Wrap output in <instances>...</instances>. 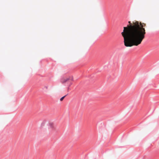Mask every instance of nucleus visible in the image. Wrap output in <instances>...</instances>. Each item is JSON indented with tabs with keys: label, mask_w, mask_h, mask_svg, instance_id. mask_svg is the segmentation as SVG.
Listing matches in <instances>:
<instances>
[{
	"label": "nucleus",
	"mask_w": 159,
	"mask_h": 159,
	"mask_svg": "<svg viewBox=\"0 0 159 159\" xmlns=\"http://www.w3.org/2000/svg\"><path fill=\"white\" fill-rule=\"evenodd\" d=\"M129 25L123 27L121 34L123 37L125 45L127 47L137 46L145 38L146 23L138 21L128 22Z\"/></svg>",
	"instance_id": "obj_1"
},
{
	"label": "nucleus",
	"mask_w": 159,
	"mask_h": 159,
	"mask_svg": "<svg viewBox=\"0 0 159 159\" xmlns=\"http://www.w3.org/2000/svg\"><path fill=\"white\" fill-rule=\"evenodd\" d=\"M48 129L49 131H53L56 130V127L54 123L53 122L51 121L48 122Z\"/></svg>",
	"instance_id": "obj_2"
},
{
	"label": "nucleus",
	"mask_w": 159,
	"mask_h": 159,
	"mask_svg": "<svg viewBox=\"0 0 159 159\" xmlns=\"http://www.w3.org/2000/svg\"><path fill=\"white\" fill-rule=\"evenodd\" d=\"M70 78H63L61 80V82L62 83H64L70 80Z\"/></svg>",
	"instance_id": "obj_3"
},
{
	"label": "nucleus",
	"mask_w": 159,
	"mask_h": 159,
	"mask_svg": "<svg viewBox=\"0 0 159 159\" xmlns=\"http://www.w3.org/2000/svg\"><path fill=\"white\" fill-rule=\"evenodd\" d=\"M46 122V121L45 120H43L41 123V125L43 126L45 125V123Z\"/></svg>",
	"instance_id": "obj_4"
},
{
	"label": "nucleus",
	"mask_w": 159,
	"mask_h": 159,
	"mask_svg": "<svg viewBox=\"0 0 159 159\" xmlns=\"http://www.w3.org/2000/svg\"><path fill=\"white\" fill-rule=\"evenodd\" d=\"M67 95H66L63 97H62L60 99V101H63V99L64 98L66 97V96Z\"/></svg>",
	"instance_id": "obj_5"
},
{
	"label": "nucleus",
	"mask_w": 159,
	"mask_h": 159,
	"mask_svg": "<svg viewBox=\"0 0 159 159\" xmlns=\"http://www.w3.org/2000/svg\"><path fill=\"white\" fill-rule=\"evenodd\" d=\"M69 78H70V80H71L72 81L73 80V76H72L71 77H69Z\"/></svg>",
	"instance_id": "obj_6"
},
{
	"label": "nucleus",
	"mask_w": 159,
	"mask_h": 159,
	"mask_svg": "<svg viewBox=\"0 0 159 159\" xmlns=\"http://www.w3.org/2000/svg\"><path fill=\"white\" fill-rule=\"evenodd\" d=\"M45 88L47 89H48V87H46Z\"/></svg>",
	"instance_id": "obj_7"
}]
</instances>
